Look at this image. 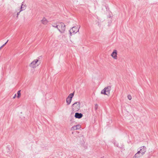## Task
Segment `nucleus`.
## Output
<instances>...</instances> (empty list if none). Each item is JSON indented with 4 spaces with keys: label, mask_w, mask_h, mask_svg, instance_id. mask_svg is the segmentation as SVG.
<instances>
[{
    "label": "nucleus",
    "mask_w": 158,
    "mask_h": 158,
    "mask_svg": "<svg viewBox=\"0 0 158 158\" xmlns=\"http://www.w3.org/2000/svg\"><path fill=\"white\" fill-rule=\"evenodd\" d=\"M20 92H21V90H19L17 92V97L18 98H19L20 97V96H21Z\"/></svg>",
    "instance_id": "obj_15"
},
{
    "label": "nucleus",
    "mask_w": 158,
    "mask_h": 158,
    "mask_svg": "<svg viewBox=\"0 0 158 158\" xmlns=\"http://www.w3.org/2000/svg\"><path fill=\"white\" fill-rule=\"evenodd\" d=\"M4 46H5V44H3L0 47V48L1 49L2 47H3Z\"/></svg>",
    "instance_id": "obj_21"
},
{
    "label": "nucleus",
    "mask_w": 158,
    "mask_h": 158,
    "mask_svg": "<svg viewBox=\"0 0 158 158\" xmlns=\"http://www.w3.org/2000/svg\"><path fill=\"white\" fill-rule=\"evenodd\" d=\"M58 30L60 33L64 32L65 29V26L63 23H60L59 24Z\"/></svg>",
    "instance_id": "obj_4"
},
{
    "label": "nucleus",
    "mask_w": 158,
    "mask_h": 158,
    "mask_svg": "<svg viewBox=\"0 0 158 158\" xmlns=\"http://www.w3.org/2000/svg\"><path fill=\"white\" fill-rule=\"evenodd\" d=\"M98 108V105L97 104H95L94 109L96 111Z\"/></svg>",
    "instance_id": "obj_17"
},
{
    "label": "nucleus",
    "mask_w": 158,
    "mask_h": 158,
    "mask_svg": "<svg viewBox=\"0 0 158 158\" xmlns=\"http://www.w3.org/2000/svg\"><path fill=\"white\" fill-rule=\"evenodd\" d=\"M83 116V115L81 113L76 112L75 113L74 117L76 118L80 119Z\"/></svg>",
    "instance_id": "obj_7"
},
{
    "label": "nucleus",
    "mask_w": 158,
    "mask_h": 158,
    "mask_svg": "<svg viewBox=\"0 0 158 158\" xmlns=\"http://www.w3.org/2000/svg\"><path fill=\"white\" fill-rule=\"evenodd\" d=\"M8 40H7V41L3 44H5V46L6 44L8 42Z\"/></svg>",
    "instance_id": "obj_22"
},
{
    "label": "nucleus",
    "mask_w": 158,
    "mask_h": 158,
    "mask_svg": "<svg viewBox=\"0 0 158 158\" xmlns=\"http://www.w3.org/2000/svg\"><path fill=\"white\" fill-rule=\"evenodd\" d=\"M76 126L77 127H77V129H79L81 127V126L80 125H76Z\"/></svg>",
    "instance_id": "obj_18"
},
{
    "label": "nucleus",
    "mask_w": 158,
    "mask_h": 158,
    "mask_svg": "<svg viewBox=\"0 0 158 158\" xmlns=\"http://www.w3.org/2000/svg\"><path fill=\"white\" fill-rule=\"evenodd\" d=\"M41 22L42 23L45 25L47 24L48 22V21L45 18H44L41 20Z\"/></svg>",
    "instance_id": "obj_10"
},
{
    "label": "nucleus",
    "mask_w": 158,
    "mask_h": 158,
    "mask_svg": "<svg viewBox=\"0 0 158 158\" xmlns=\"http://www.w3.org/2000/svg\"><path fill=\"white\" fill-rule=\"evenodd\" d=\"M74 95V92L72 93H71L69 94L68 97L72 99V98L73 97Z\"/></svg>",
    "instance_id": "obj_14"
},
{
    "label": "nucleus",
    "mask_w": 158,
    "mask_h": 158,
    "mask_svg": "<svg viewBox=\"0 0 158 158\" xmlns=\"http://www.w3.org/2000/svg\"><path fill=\"white\" fill-rule=\"evenodd\" d=\"M100 158H104V157H101Z\"/></svg>",
    "instance_id": "obj_24"
},
{
    "label": "nucleus",
    "mask_w": 158,
    "mask_h": 158,
    "mask_svg": "<svg viewBox=\"0 0 158 158\" xmlns=\"http://www.w3.org/2000/svg\"><path fill=\"white\" fill-rule=\"evenodd\" d=\"M110 90L111 87L108 86L105 87L104 89L102 90L101 93L109 96L110 94Z\"/></svg>",
    "instance_id": "obj_2"
},
{
    "label": "nucleus",
    "mask_w": 158,
    "mask_h": 158,
    "mask_svg": "<svg viewBox=\"0 0 158 158\" xmlns=\"http://www.w3.org/2000/svg\"><path fill=\"white\" fill-rule=\"evenodd\" d=\"M59 24L58 25H57V24L56 23H54L52 25V26L53 27H54L55 28H56L58 29V27H59Z\"/></svg>",
    "instance_id": "obj_13"
},
{
    "label": "nucleus",
    "mask_w": 158,
    "mask_h": 158,
    "mask_svg": "<svg viewBox=\"0 0 158 158\" xmlns=\"http://www.w3.org/2000/svg\"><path fill=\"white\" fill-rule=\"evenodd\" d=\"M41 61L38 59H36L33 61L29 65L30 67L32 68H35L39 65Z\"/></svg>",
    "instance_id": "obj_3"
},
{
    "label": "nucleus",
    "mask_w": 158,
    "mask_h": 158,
    "mask_svg": "<svg viewBox=\"0 0 158 158\" xmlns=\"http://www.w3.org/2000/svg\"><path fill=\"white\" fill-rule=\"evenodd\" d=\"M77 127L76 126V125H74V126H73L72 128H71V130H77V127Z\"/></svg>",
    "instance_id": "obj_16"
},
{
    "label": "nucleus",
    "mask_w": 158,
    "mask_h": 158,
    "mask_svg": "<svg viewBox=\"0 0 158 158\" xmlns=\"http://www.w3.org/2000/svg\"><path fill=\"white\" fill-rule=\"evenodd\" d=\"M23 2L22 4L21 5V6L20 7V11H21L24 10H25L26 8V5H23Z\"/></svg>",
    "instance_id": "obj_9"
},
{
    "label": "nucleus",
    "mask_w": 158,
    "mask_h": 158,
    "mask_svg": "<svg viewBox=\"0 0 158 158\" xmlns=\"http://www.w3.org/2000/svg\"><path fill=\"white\" fill-rule=\"evenodd\" d=\"M111 56L115 59H117V51L114 50L111 54Z\"/></svg>",
    "instance_id": "obj_8"
},
{
    "label": "nucleus",
    "mask_w": 158,
    "mask_h": 158,
    "mask_svg": "<svg viewBox=\"0 0 158 158\" xmlns=\"http://www.w3.org/2000/svg\"><path fill=\"white\" fill-rule=\"evenodd\" d=\"M146 150V148L144 146H143L140 147V150L138 152V153H140L142 154L141 155H143Z\"/></svg>",
    "instance_id": "obj_6"
},
{
    "label": "nucleus",
    "mask_w": 158,
    "mask_h": 158,
    "mask_svg": "<svg viewBox=\"0 0 158 158\" xmlns=\"http://www.w3.org/2000/svg\"><path fill=\"white\" fill-rule=\"evenodd\" d=\"M79 31V29L76 27H73L69 31V34L71 36L72 34H74Z\"/></svg>",
    "instance_id": "obj_5"
},
{
    "label": "nucleus",
    "mask_w": 158,
    "mask_h": 158,
    "mask_svg": "<svg viewBox=\"0 0 158 158\" xmlns=\"http://www.w3.org/2000/svg\"><path fill=\"white\" fill-rule=\"evenodd\" d=\"M16 96V94H15L14 96L13 97V98H15Z\"/></svg>",
    "instance_id": "obj_23"
},
{
    "label": "nucleus",
    "mask_w": 158,
    "mask_h": 158,
    "mask_svg": "<svg viewBox=\"0 0 158 158\" xmlns=\"http://www.w3.org/2000/svg\"><path fill=\"white\" fill-rule=\"evenodd\" d=\"M20 12H21V11H20L19 12H17V16H16V17H17V18H18V15L20 13Z\"/></svg>",
    "instance_id": "obj_20"
},
{
    "label": "nucleus",
    "mask_w": 158,
    "mask_h": 158,
    "mask_svg": "<svg viewBox=\"0 0 158 158\" xmlns=\"http://www.w3.org/2000/svg\"><path fill=\"white\" fill-rule=\"evenodd\" d=\"M127 98L129 100H131L132 98L131 96L130 95H128Z\"/></svg>",
    "instance_id": "obj_19"
},
{
    "label": "nucleus",
    "mask_w": 158,
    "mask_h": 158,
    "mask_svg": "<svg viewBox=\"0 0 158 158\" xmlns=\"http://www.w3.org/2000/svg\"><path fill=\"white\" fill-rule=\"evenodd\" d=\"M141 155H142L141 153H139L138 154L137 152L136 154H135V155L133 157V158H137L139 157L143 156Z\"/></svg>",
    "instance_id": "obj_11"
},
{
    "label": "nucleus",
    "mask_w": 158,
    "mask_h": 158,
    "mask_svg": "<svg viewBox=\"0 0 158 158\" xmlns=\"http://www.w3.org/2000/svg\"><path fill=\"white\" fill-rule=\"evenodd\" d=\"M80 107V103L76 102L72 105V110L74 112L78 111Z\"/></svg>",
    "instance_id": "obj_1"
},
{
    "label": "nucleus",
    "mask_w": 158,
    "mask_h": 158,
    "mask_svg": "<svg viewBox=\"0 0 158 158\" xmlns=\"http://www.w3.org/2000/svg\"><path fill=\"white\" fill-rule=\"evenodd\" d=\"M66 101L67 105H69L71 102L72 99L70 98L67 97L66 98Z\"/></svg>",
    "instance_id": "obj_12"
}]
</instances>
